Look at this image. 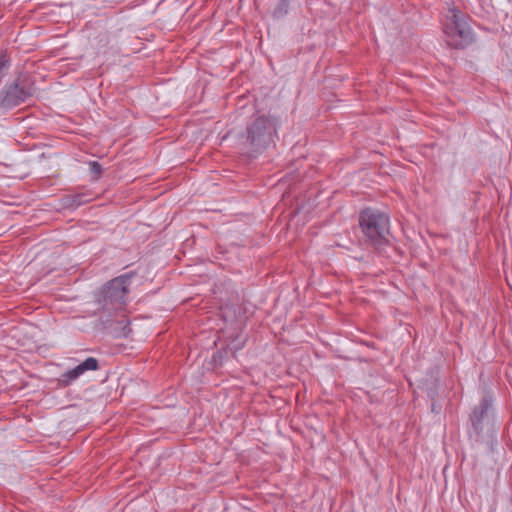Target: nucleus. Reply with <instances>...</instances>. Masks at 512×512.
<instances>
[{
    "mask_svg": "<svg viewBox=\"0 0 512 512\" xmlns=\"http://www.w3.org/2000/svg\"><path fill=\"white\" fill-rule=\"evenodd\" d=\"M359 224L363 234L375 247L388 243L389 217L385 213L371 208L364 209L360 214Z\"/></svg>",
    "mask_w": 512,
    "mask_h": 512,
    "instance_id": "1",
    "label": "nucleus"
},
{
    "mask_svg": "<svg viewBox=\"0 0 512 512\" xmlns=\"http://www.w3.org/2000/svg\"><path fill=\"white\" fill-rule=\"evenodd\" d=\"M444 33L447 42L454 48H464L473 41V33L465 15L452 7L445 16Z\"/></svg>",
    "mask_w": 512,
    "mask_h": 512,
    "instance_id": "2",
    "label": "nucleus"
},
{
    "mask_svg": "<svg viewBox=\"0 0 512 512\" xmlns=\"http://www.w3.org/2000/svg\"><path fill=\"white\" fill-rule=\"evenodd\" d=\"M130 280L131 277L129 275H122L112 279L102 289L99 302L105 312L110 314L114 311L123 309L126 304Z\"/></svg>",
    "mask_w": 512,
    "mask_h": 512,
    "instance_id": "3",
    "label": "nucleus"
},
{
    "mask_svg": "<svg viewBox=\"0 0 512 512\" xmlns=\"http://www.w3.org/2000/svg\"><path fill=\"white\" fill-rule=\"evenodd\" d=\"M276 131L275 122L265 116H260L247 128V140L254 151L265 148L271 141Z\"/></svg>",
    "mask_w": 512,
    "mask_h": 512,
    "instance_id": "4",
    "label": "nucleus"
},
{
    "mask_svg": "<svg viewBox=\"0 0 512 512\" xmlns=\"http://www.w3.org/2000/svg\"><path fill=\"white\" fill-rule=\"evenodd\" d=\"M31 96L29 88L21 87L18 84L8 87L0 101L3 108H11L25 102Z\"/></svg>",
    "mask_w": 512,
    "mask_h": 512,
    "instance_id": "5",
    "label": "nucleus"
},
{
    "mask_svg": "<svg viewBox=\"0 0 512 512\" xmlns=\"http://www.w3.org/2000/svg\"><path fill=\"white\" fill-rule=\"evenodd\" d=\"M99 368L98 360L94 357H89L78 366L70 369L61 375L60 381L63 385H70L73 381L79 378L87 371H95Z\"/></svg>",
    "mask_w": 512,
    "mask_h": 512,
    "instance_id": "6",
    "label": "nucleus"
},
{
    "mask_svg": "<svg viewBox=\"0 0 512 512\" xmlns=\"http://www.w3.org/2000/svg\"><path fill=\"white\" fill-rule=\"evenodd\" d=\"M489 406H490L489 402L486 399H484L479 404V406L474 409L472 416H471V420L475 426L481 422L482 418L484 417V414L487 413Z\"/></svg>",
    "mask_w": 512,
    "mask_h": 512,
    "instance_id": "7",
    "label": "nucleus"
},
{
    "mask_svg": "<svg viewBox=\"0 0 512 512\" xmlns=\"http://www.w3.org/2000/svg\"><path fill=\"white\" fill-rule=\"evenodd\" d=\"M89 171H90L91 177L94 180H97L102 173V167L98 162L92 161L89 163Z\"/></svg>",
    "mask_w": 512,
    "mask_h": 512,
    "instance_id": "8",
    "label": "nucleus"
},
{
    "mask_svg": "<svg viewBox=\"0 0 512 512\" xmlns=\"http://www.w3.org/2000/svg\"><path fill=\"white\" fill-rule=\"evenodd\" d=\"M287 0H281L279 7L274 11V16L281 17L287 13Z\"/></svg>",
    "mask_w": 512,
    "mask_h": 512,
    "instance_id": "9",
    "label": "nucleus"
}]
</instances>
